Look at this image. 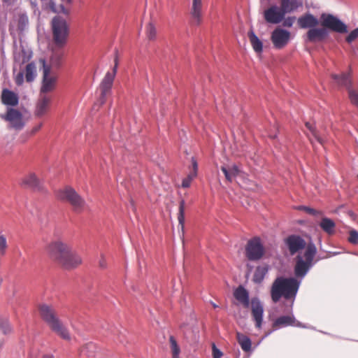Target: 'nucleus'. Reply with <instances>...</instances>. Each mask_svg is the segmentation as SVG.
<instances>
[{"instance_id":"1","label":"nucleus","mask_w":358,"mask_h":358,"mask_svg":"<svg viewBox=\"0 0 358 358\" xmlns=\"http://www.w3.org/2000/svg\"><path fill=\"white\" fill-rule=\"evenodd\" d=\"M285 244L289 254L296 257L294 274L296 278H277L273 282L271 295L273 301L278 302L283 297L292 306L298 292L301 280L315 264L317 248L314 243H306V241L298 235H290L285 239Z\"/></svg>"},{"instance_id":"2","label":"nucleus","mask_w":358,"mask_h":358,"mask_svg":"<svg viewBox=\"0 0 358 358\" xmlns=\"http://www.w3.org/2000/svg\"><path fill=\"white\" fill-rule=\"evenodd\" d=\"M52 41L57 48H64L68 41L69 28L66 21L56 16L52 20Z\"/></svg>"},{"instance_id":"3","label":"nucleus","mask_w":358,"mask_h":358,"mask_svg":"<svg viewBox=\"0 0 358 358\" xmlns=\"http://www.w3.org/2000/svg\"><path fill=\"white\" fill-rule=\"evenodd\" d=\"M56 197L60 201L68 202L76 212L82 211L86 206L84 199L71 187L57 190Z\"/></svg>"},{"instance_id":"4","label":"nucleus","mask_w":358,"mask_h":358,"mask_svg":"<svg viewBox=\"0 0 358 358\" xmlns=\"http://www.w3.org/2000/svg\"><path fill=\"white\" fill-rule=\"evenodd\" d=\"M43 64V80L41 87V94L52 92L56 87L57 76L50 71V66L46 64L45 59H40Z\"/></svg>"},{"instance_id":"5","label":"nucleus","mask_w":358,"mask_h":358,"mask_svg":"<svg viewBox=\"0 0 358 358\" xmlns=\"http://www.w3.org/2000/svg\"><path fill=\"white\" fill-rule=\"evenodd\" d=\"M42 316L43 320L48 324L51 330L60 338L66 341L71 339L68 330L58 318L57 315H42Z\"/></svg>"},{"instance_id":"6","label":"nucleus","mask_w":358,"mask_h":358,"mask_svg":"<svg viewBox=\"0 0 358 358\" xmlns=\"http://www.w3.org/2000/svg\"><path fill=\"white\" fill-rule=\"evenodd\" d=\"M264 254V248L259 237H255L248 241L245 247V255L249 260H259Z\"/></svg>"},{"instance_id":"7","label":"nucleus","mask_w":358,"mask_h":358,"mask_svg":"<svg viewBox=\"0 0 358 358\" xmlns=\"http://www.w3.org/2000/svg\"><path fill=\"white\" fill-rule=\"evenodd\" d=\"M331 77L338 85L348 89L350 101L358 107V88L353 89L351 87V80L349 75L347 73H342L341 75L332 74Z\"/></svg>"},{"instance_id":"8","label":"nucleus","mask_w":358,"mask_h":358,"mask_svg":"<svg viewBox=\"0 0 358 358\" xmlns=\"http://www.w3.org/2000/svg\"><path fill=\"white\" fill-rule=\"evenodd\" d=\"M321 24L324 29H329L338 33L347 32V26L337 17L331 14L323 13L321 15Z\"/></svg>"},{"instance_id":"9","label":"nucleus","mask_w":358,"mask_h":358,"mask_svg":"<svg viewBox=\"0 0 358 358\" xmlns=\"http://www.w3.org/2000/svg\"><path fill=\"white\" fill-rule=\"evenodd\" d=\"M117 63L115 62V66L111 71H108L101 80L99 88L101 96L99 99L100 104L102 105L106 101V96L110 92L113 81L117 73Z\"/></svg>"},{"instance_id":"10","label":"nucleus","mask_w":358,"mask_h":358,"mask_svg":"<svg viewBox=\"0 0 358 358\" xmlns=\"http://www.w3.org/2000/svg\"><path fill=\"white\" fill-rule=\"evenodd\" d=\"M291 33L280 27L275 29L271 36L273 47L279 50L284 48L289 43Z\"/></svg>"},{"instance_id":"11","label":"nucleus","mask_w":358,"mask_h":358,"mask_svg":"<svg viewBox=\"0 0 358 358\" xmlns=\"http://www.w3.org/2000/svg\"><path fill=\"white\" fill-rule=\"evenodd\" d=\"M70 250H71V247L60 240L53 241L48 246L49 255L59 262Z\"/></svg>"},{"instance_id":"12","label":"nucleus","mask_w":358,"mask_h":358,"mask_svg":"<svg viewBox=\"0 0 358 358\" xmlns=\"http://www.w3.org/2000/svg\"><path fill=\"white\" fill-rule=\"evenodd\" d=\"M189 14L192 23L194 25L199 26L202 23L203 15V0H191Z\"/></svg>"},{"instance_id":"13","label":"nucleus","mask_w":358,"mask_h":358,"mask_svg":"<svg viewBox=\"0 0 358 358\" xmlns=\"http://www.w3.org/2000/svg\"><path fill=\"white\" fill-rule=\"evenodd\" d=\"M285 14L281 7L276 5L270 6L264 12V17L268 23L278 24L285 18Z\"/></svg>"},{"instance_id":"14","label":"nucleus","mask_w":358,"mask_h":358,"mask_svg":"<svg viewBox=\"0 0 358 358\" xmlns=\"http://www.w3.org/2000/svg\"><path fill=\"white\" fill-rule=\"evenodd\" d=\"M1 117L8 122L10 126L16 130H20L24 126L22 115L17 110L9 109L6 115H1Z\"/></svg>"},{"instance_id":"15","label":"nucleus","mask_w":358,"mask_h":358,"mask_svg":"<svg viewBox=\"0 0 358 358\" xmlns=\"http://www.w3.org/2000/svg\"><path fill=\"white\" fill-rule=\"evenodd\" d=\"M21 185L35 192L43 191V182L34 173H29L21 179Z\"/></svg>"},{"instance_id":"16","label":"nucleus","mask_w":358,"mask_h":358,"mask_svg":"<svg viewBox=\"0 0 358 358\" xmlns=\"http://www.w3.org/2000/svg\"><path fill=\"white\" fill-rule=\"evenodd\" d=\"M82 262L80 257L73 250H70L66 255H65L59 262L66 268H73Z\"/></svg>"},{"instance_id":"17","label":"nucleus","mask_w":358,"mask_h":358,"mask_svg":"<svg viewBox=\"0 0 358 358\" xmlns=\"http://www.w3.org/2000/svg\"><path fill=\"white\" fill-rule=\"evenodd\" d=\"M60 49L61 48H57L54 46L52 48V52L49 60H45L46 64L50 66V71L54 69H58L62 64L64 53Z\"/></svg>"},{"instance_id":"18","label":"nucleus","mask_w":358,"mask_h":358,"mask_svg":"<svg viewBox=\"0 0 358 358\" xmlns=\"http://www.w3.org/2000/svg\"><path fill=\"white\" fill-rule=\"evenodd\" d=\"M307 39L310 42L322 41L328 36V31L324 27H313L307 32Z\"/></svg>"},{"instance_id":"19","label":"nucleus","mask_w":358,"mask_h":358,"mask_svg":"<svg viewBox=\"0 0 358 358\" xmlns=\"http://www.w3.org/2000/svg\"><path fill=\"white\" fill-rule=\"evenodd\" d=\"M297 22L299 26L302 29H312L318 25L319 20L312 14L306 13L299 17Z\"/></svg>"},{"instance_id":"20","label":"nucleus","mask_w":358,"mask_h":358,"mask_svg":"<svg viewBox=\"0 0 358 358\" xmlns=\"http://www.w3.org/2000/svg\"><path fill=\"white\" fill-rule=\"evenodd\" d=\"M234 296L244 307H249V292L242 285L238 286L234 289Z\"/></svg>"},{"instance_id":"21","label":"nucleus","mask_w":358,"mask_h":358,"mask_svg":"<svg viewBox=\"0 0 358 358\" xmlns=\"http://www.w3.org/2000/svg\"><path fill=\"white\" fill-rule=\"evenodd\" d=\"M302 5L301 0H281L280 1V7L285 15L295 11Z\"/></svg>"},{"instance_id":"22","label":"nucleus","mask_w":358,"mask_h":358,"mask_svg":"<svg viewBox=\"0 0 358 358\" xmlns=\"http://www.w3.org/2000/svg\"><path fill=\"white\" fill-rule=\"evenodd\" d=\"M51 102V99L45 95H41V98L38 101L36 114L38 116L44 115L48 110V106Z\"/></svg>"},{"instance_id":"23","label":"nucleus","mask_w":358,"mask_h":358,"mask_svg":"<svg viewBox=\"0 0 358 358\" xmlns=\"http://www.w3.org/2000/svg\"><path fill=\"white\" fill-rule=\"evenodd\" d=\"M31 57V53L29 50H26L24 48L16 50L14 52V59L16 63L20 65L27 62Z\"/></svg>"},{"instance_id":"24","label":"nucleus","mask_w":358,"mask_h":358,"mask_svg":"<svg viewBox=\"0 0 358 358\" xmlns=\"http://www.w3.org/2000/svg\"><path fill=\"white\" fill-rule=\"evenodd\" d=\"M1 99L6 105L16 106L18 103L17 95L8 90H3Z\"/></svg>"},{"instance_id":"25","label":"nucleus","mask_w":358,"mask_h":358,"mask_svg":"<svg viewBox=\"0 0 358 358\" xmlns=\"http://www.w3.org/2000/svg\"><path fill=\"white\" fill-rule=\"evenodd\" d=\"M320 227L329 235H332L335 233L336 224L330 218L323 217L320 222Z\"/></svg>"},{"instance_id":"26","label":"nucleus","mask_w":358,"mask_h":358,"mask_svg":"<svg viewBox=\"0 0 358 358\" xmlns=\"http://www.w3.org/2000/svg\"><path fill=\"white\" fill-rule=\"evenodd\" d=\"M248 37L253 50L257 53H261L263 50V43L252 30L248 31Z\"/></svg>"},{"instance_id":"27","label":"nucleus","mask_w":358,"mask_h":358,"mask_svg":"<svg viewBox=\"0 0 358 358\" xmlns=\"http://www.w3.org/2000/svg\"><path fill=\"white\" fill-rule=\"evenodd\" d=\"M236 339L238 343L244 352H249L251 350L252 342L250 338L240 332L236 333Z\"/></svg>"},{"instance_id":"28","label":"nucleus","mask_w":358,"mask_h":358,"mask_svg":"<svg viewBox=\"0 0 358 358\" xmlns=\"http://www.w3.org/2000/svg\"><path fill=\"white\" fill-rule=\"evenodd\" d=\"M221 170L224 173V174L226 177V179L230 182L234 180V178L240 172L238 167L235 164H233L232 166H227V167L222 166Z\"/></svg>"},{"instance_id":"29","label":"nucleus","mask_w":358,"mask_h":358,"mask_svg":"<svg viewBox=\"0 0 358 358\" xmlns=\"http://www.w3.org/2000/svg\"><path fill=\"white\" fill-rule=\"evenodd\" d=\"M294 324V318L289 315H282L278 317L273 323L275 329Z\"/></svg>"},{"instance_id":"30","label":"nucleus","mask_w":358,"mask_h":358,"mask_svg":"<svg viewBox=\"0 0 358 358\" xmlns=\"http://www.w3.org/2000/svg\"><path fill=\"white\" fill-rule=\"evenodd\" d=\"M0 330L6 335L10 334L13 330L8 318L5 315H0Z\"/></svg>"},{"instance_id":"31","label":"nucleus","mask_w":358,"mask_h":358,"mask_svg":"<svg viewBox=\"0 0 358 358\" xmlns=\"http://www.w3.org/2000/svg\"><path fill=\"white\" fill-rule=\"evenodd\" d=\"M268 272L266 266H258L253 275V281L256 283H261Z\"/></svg>"},{"instance_id":"32","label":"nucleus","mask_w":358,"mask_h":358,"mask_svg":"<svg viewBox=\"0 0 358 358\" xmlns=\"http://www.w3.org/2000/svg\"><path fill=\"white\" fill-rule=\"evenodd\" d=\"M185 202L184 200H181L179 204V212L178 215V220L179 222V225L180 227V230L184 234L185 231Z\"/></svg>"},{"instance_id":"33","label":"nucleus","mask_w":358,"mask_h":358,"mask_svg":"<svg viewBox=\"0 0 358 358\" xmlns=\"http://www.w3.org/2000/svg\"><path fill=\"white\" fill-rule=\"evenodd\" d=\"M36 76V68L34 63L28 64L26 66L25 78L27 82H32Z\"/></svg>"},{"instance_id":"34","label":"nucleus","mask_w":358,"mask_h":358,"mask_svg":"<svg viewBox=\"0 0 358 358\" xmlns=\"http://www.w3.org/2000/svg\"><path fill=\"white\" fill-rule=\"evenodd\" d=\"M170 347L172 352V358H180L179 355L180 349L177 343L176 340L173 336L169 337Z\"/></svg>"},{"instance_id":"35","label":"nucleus","mask_w":358,"mask_h":358,"mask_svg":"<svg viewBox=\"0 0 358 358\" xmlns=\"http://www.w3.org/2000/svg\"><path fill=\"white\" fill-rule=\"evenodd\" d=\"M252 313H263L264 308L262 302L257 298H252L251 300Z\"/></svg>"},{"instance_id":"36","label":"nucleus","mask_w":358,"mask_h":358,"mask_svg":"<svg viewBox=\"0 0 358 358\" xmlns=\"http://www.w3.org/2000/svg\"><path fill=\"white\" fill-rule=\"evenodd\" d=\"M38 310L41 313H55L56 309L52 304L42 303L38 305Z\"/></svg>"},{"instance_id":"37","label":"nucleus","mask_w":358,"mask_h":358,"mask_svg":"<svg viewBox=\"0 0 358 358\" xmlns=\"http://www.w3.org/2000/svg\"><path fill=\"white\" fill-rule=\"evenodd\" d=\"M146 35L150 40L155 38L157 35V30L152 23H149L146 27Z\"/></svg>"},{"instance_id":"38","label":"nucleus","mask_w":358,"mask_h":358,"mask_svg":"<svg viewBox=\"0 0 358 358\" xmlns=\"http://www.w3.org/2000/svg\"><path fill=\"white\" fill-rule=\"evenodd\" d=\"M306 127H307V129L310 131L311 135L313 136V137L317 141L319 142L320 144H322L323 143V140L322 138L319 136V134H317V131L314 129V127H313V125L310 124V123H308L307 122L306 124Z\"/></svg>"},{"instance_id":"39","label":"nucleus","mask_w":358,"mask_h":358,"mask_svg":"<svg viewBox=\"0 0 358 358\" xmlns=\"http://www.w3.org/2000/svg\"><path fill=\"white\" fill-rule=\"evenodd\" d=\"M8 248L7 241L6 236L0 234V255H4Z\"/></svg>"},{"instance_id":"40","label":"nucleus","mask_w":358,"mask_h":358,"mask_svg":"<svg viewBox=\"0 0 358 358\" xmlns=\"http://www.w3.org/2000/svg\"><path fill=\"white\" fill-rule=\"evenodd\" d=\"M195 178V173H189L187 178H184L182 182V187L184 188L189 187L192 180Z\"/></svg>"},{"instance_id":"41","label":"nucleus","mask_w":358,"mask_h":358,"mask_svg":"<svg viewBox=\"0 0 358 358\" xmlns=\"http://www.w3.org/2000/svg\"><path fill=\"white\" fill-rule=\"evenodd\" d=\"M348 241L353 244L358 243V232L356 230H351L350 231Z\"/></svg>"},{"instance_id":"42","label":"nucleus","mask_w":358,"mask_h":358,"mask_svg":"<svg viewBox=\"0 0 358 358\" xmlns=\"http://www.w3.org/2000/svg\"><path fill=\"white\" fill-rule=\"evenodd\" d=\"M358 37V28L352 31L350 34L348 36L346 40L348 43L352 42Z\"/></svg>"},{"instance_id":"43","label":"nucleus","mask_w":358,"mask_h":358,"mask_svg":"<svg viewBox=\"0 0 358 358\" xmlns=\"http://www.w3.org/2000/svg\"><path fill=\"white\" fill-rule=\"evenodd\" d=\"M213 357L221 358L223 355L222 352L216 347L215 343L212 345Z\"/></svg>"},{"instance_id":"44","label":"nucleus","mask_w":358,"mask_h":358,"mask_svg":"<svg viewBox=\"0 0 358 358\" xmlns=\"http://www.w3.org/2000/svg\"><path fill=\"white\" fill-rule=\"evenodd\" d=\"M283 22H282V24L284 27H291L295 20H296V17H288L287 18H284L283 19Z\"/></svg>"},{"instance_id":"45","label":"nucleus","mask_w":358,"mask_h":358,"mask_svg":"<svg viewBox=\"0 0 358 358\" xmlns=\"http://www.w3.org/2000/svg\"><path fill=\"white\" fill-rule=\"evenodd\" d=\"M263 315H253V320L255 322V326L257 328H260L262 322Z\"/></svg>"},{"instance_id":"46","label":"nucleus","mask_w":358,"mask_h":358,"mask_svg":"<svg viewBox=\"0 0 358 358\" xmlns=\"http://www.w3.org/2000/svg\"><path fill=\"white\" fill-rule=\"evenodd\" d=\"M43 3L49 7L52 11L56 12L55 4L52 0H41Z\"/></svg>"},{"instance_id":"47","label":"nucleus","mask_w":358,"mask_h":358,"mask_svg":"<svg viewBox=\"0 0 358 358\" xmlns=\"http://www.w3.org/2000/svg\"><path fill=\"white\" fill-rule=\"evenodd\" d=\"M192 171H191L189 173H195V177H196L197 175L198 164L194 157H192Z\"/></svg>"},{"instance_id":"48","label":"nucleus","mask_w":358,"mask_h":358,"mask_svg":"<svg viewBox=\"0 0 358 358\" xmlns=\"http://www.w3.org/2000/svg\"><path fill=\"white\" fill-rule=\"evenodd\" d=\"M24 81V75L22 73H19L15 78V83L17 85H21Z\"/></svg>"},{"instance_id":"49","label":"nucleus","mask_w":358,"mask_h":358,"mask_svg":"<svg viewBox=\"0 0 358 358\" xmlns=\"http://www.w3.org/2000/svg\"><path fill=\"white\" fill-rule=\"evenodd\" d=\"M99 266L101 268H105L107 266V263H106V258L103 255L101 256V259L99 260Z\"/></svg>"},{"instance_id":"50","label":"nucleus","mask_w":358,"mask_h":358,"mask_svg":"<svg viewBox=\"0 0 358 358\" xmlns=\"http://www.w3.org/2000/svg\"><path fill=\"white\" fill-rule=\"evenodd\" d=\"M42 126H43L42 123H39V124H36V126H34L33 127V129H31V134H34L36 132H37L38 131H39L41 129V128L42 127Z\"/></svg>"},{"instance_id":"51","label":"nucleus","mask_w":358,"mask_h":358,"mask_svg":"<svg viewBox=\"0 0 358 358\" xmlns=\"http://www.w3.org/2000/svg\"><path fill=\"white\" fill-rule=\"evenodd\" d=\"M306 211L310 213V214H312V215H317L318 213V212H317L315 209L313 208H306Z\"/></svg>"},{"instance_id":"52","label":"nucleus","mask_w":358,"mask_h":358,"mask_svg":"<svg viewBox=\"0 0 358 358\" xmlns=\"http://www.w3.org/2000/svg\"><path fill=\"white\" fill-rule=\"evenodd\" d=\"M61 11L64 14H68V10L63 6H61Z\"/></svg>"},{"instance_id":"53","label":"nucleus","mask_w":358,"mask_h":358,"mask_svg":"<svg viewBox=\"0 0 358 358\" xmlns=\"http://www.w3.org/2000/svg\"><path fill=\"white\" fill-rule=\"evenodd\" d=\"M63 3H70L71 2V0H62Z\"/></svg>"},{"instance_id":"54","label":"nucleus","mask_w":358,"mask_h":358,"mask_svg":"<svg viewBox=\"0 0 358 358\" xmlns=\"http://www.w3.org/2000/svg\"><path fill=\"white\" fill-rule=\"evenodd\" d=\"M93 345L92 344H88L86 348H93Z\"/></svg>"},{"instance_id":"55","label":"nucleus","mask_w":358,"mask_h":358,"mask_svg":"<svg viewBox=\"0 0 358 358\" xmlns=\"http://www.w3.org/2000/svg\"><path fill=\"white\" fill-rule=\"evenodd\" d=\"M44 358H51V356H50V355H45V356L44 357Z\"/></svg>"}]
</instances>
